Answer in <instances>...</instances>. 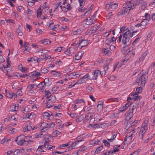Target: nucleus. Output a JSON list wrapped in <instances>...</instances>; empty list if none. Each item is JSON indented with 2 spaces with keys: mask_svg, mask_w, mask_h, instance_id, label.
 Segmentation results:
<instances>
[{
  "mask_svg": "<svg viewBox=\"0 0 155 155\" xmlns=\"http://www.w3.org/2000/svg\"><path fill=\"white\" fill-rule=\"evenodd\" d=\"M129 33V30L126 31L123 34V38L122 40V43L124 45H125L123 47V49L122 51V53L124 54L129 55V53L131 50H133V47L131 50V48H128V47L130 45L131 41L129 42L130 38Z\"/></svg>",
  "mask_w": 155,
  "mask_h": 155,
  "instance_id": "1",
  "label": "nucleus"
},
{
  "mask_svg": "<svg viewBox=\"0 0 155 155\" xmlns=\"http://www.w3.org/2000/svg\"><path fill=\"white\" fill-rule=\"evenodd\" d=\"M25 137L23 135H21L18 136L16 139H15V142L18 145L22 146L24 144H25L26 142L30 144L31 142H33V141L31 140L27 141L25 140Z\"/></svg>",
  "mask_w": 155,
  "mask_h": 155,
  "instance_id": "2",
  "label": "nucleus"
},
{
  "mask_svg": "<svg viewBox=\"0 0 155 155\" xmlns=\"http://www.w3.org/2000/svg\"><path fill=\"white\" fill-rule=\"evenodd\" d=\"M91 117V115L89 114V113H88L87 115L85 114H83L76 119V122H81L83 120L84 122H85L87 121Z\"/></svg>",
  "mask_w": 155,
  "mask_h": 155,
  "instance_id": "3",
  "label": "nucleus"
},
{
  "mask_svg": "<svg viewBox=\"0 0 155 155\" xmlns=\"http://www.w3.org/2000/svg\"><path fill=\"white\" fill-rule=\"evenodd\" d=\"M141 0H131L130 1L127 2V3L129 4L131 6V9H134L136 6L141 3Z\"/></svg>",
  "mask_w": 155,
  "mask_h": 155,
  "instance_id": "4",
  "label": "nucleus"
},
{
  "mask_svg": "<svg viewBox=\"0 0 155 155\" xmlns=\"http://www.w3.org/2000/svg\"><path fill=\"white\" fill-rule=\"evenodd\" d=\"M130 6H131L129 4H127L126 2L123 5V9L124 11L122 12H119L118 14H120V15H122L128 12L130 10L132 9L131 7Z\"/></svg>",
  "mask_w": 155,
  "mask_h": 155,
  "instance_id": "5",
  "label": "nucleus"
},
{
  "mask_svg": "<svg viewBox=\"0 0 155 155\" xmlns=\"http://www.w3.org/2000/svg\"><path fill=\"white\" fill-rule=\"evenodd\" d=\"M117 3H111L110 4H107L105 6V8L107 10H110L111 11H113L117 6Z\"/></svg>",
  "mask_w": 155,
  "mask_h": 155,
  "instance_id": "6",
  "label": "nucleus"
},
{
  "mask_svg": "<svg viewBox=\"0 0 155 155\" xmlns=\"http://www.w3.org/2000/svg\"><path fill=\"white\" fill-rule=\"evenodd\" d=\"M125 115L126 120H128L131 119L133 116V111L131 110L129 108L128 111L125 114Z\"/></svg>",
  "mask_w": 155,
  "mask_h": 155,
  "instance_id": "7",
  "label": "nucleus"
},
{
  "mask_svg": "<svg viewBox=\"0 0 155 155\" xmlns=\"http://www.w3.org/2000/svg\"><path fill=\"white\" fill-rule=\"evenodd\" d=\"M88 45V41L87 40H84L81 38V39H80L79 41L78 44V46H79L81 45V47L86 46Z\"/></svg>",
  "mask_w": 155,
  "mask_h": 155,
  "instance_id": "8",
  "label": "nucleus"
},
{
  "mask_svg": "<svg viewBox=\"0 0 155 155\" xmlns=\"http://www.w3.org/2000/svg\"><path fill=\"white\" fill-rule=\"evenodd\" d=\"M102 53L105 55L110 56L112 54V52L109 51L108 48H103L101 50Z\"/></svg>",
  "mask_w": 155,
  "mask_h": 155,
  "instance_id": "9",
  "label": "nucleus"
},
{
  "mask_svg": "<svg viewBox=\"0 0 155 155\" xmlns=\"http://www.w3.org/2000/svg\"><path fill=\"white\" fill-rule=\"evenodd\" d=\"M84 141L83 140H77L75 141L74 142L72 143L71 144V148H75V147L76 145H78V147H80L81 146V144H79V143L82 141Z\"/></svg>",
  "mask_w": 155,
  "mask_h": 155,
  "instance_id": "10",
  "label": "nucleus"
},
{
  "mask_svg": "<svg viewBox=\"0 0 155 155\" xmlns=\"http://www.w3.org/2000/svg\"><path fill=\"white\" fill-rule=\"evenodd\" d=\"M100 73H101L100 71L97 70L94 71L93 74L94 75L93 77V79H94L96 80L97 79L98 75H99Z\"/></svg>",
  "mask_w": 155,
  "mask_h": 155,
  "instance_id": "11",
  "label": "nucleus"
},
{
  "mask_svg": "<svg viewBox=\"0 0 155 155\" xmlns=\"http://www.w3.org/2000/svg\"><path fill=\"white\" fill-rule=\"evenodd\" d=\"M133 134V133L131 134V135L130 136H127L124 140V142H126V141H127V142H126V143L127 144L129 143L131 141V140L132 139V135Z\"/></svg>",
  "mask_w": 155,
  "mask_h": 155,
  "instance_id": "12",
  "label": "nucleus"
},
{
  "mask_svg": "<svg viewBox=\"0 0 155 155\" xmlns=\"http://www.w3.org/2000/svg\"><path fill=\"white\" fill-rule=\"evenodd\" d=\"M100 28V25L99 24H97L94 25L91 28V30L92 31L91 33H94L97 30L99 29Z\"/></svg>",
  "mask_w": 155,
  "mask_h": 155,
  "instance_id": "13",
  "label": "nucleus"
},
{
  "mask_svg": "<svg viewBox=\"0 0 155 155\" xmlns=\"http://www.w3.org/2000/svg\"><path fill=\"white\" fill-rule=\"evenodd\" d=\"M130 104H131L129 102L126 103L121 109V110H120V111L122 112H123L124 111H125V110L127 109V108L129 106Z\"/></svg>",
  "mask_w": 155,
  "mask_h": 155,
  "instance_id": "14",
  "label": "nucleus"
},
{
  "mask_svg": "<svg viewBox=\"0 0 155 155\" xmlns=\"http://www.w3.org/2000/svg\"><path fill=\"white\" fill-rule=\"evenodd\" d=\"M48 144V143L45 144V150H50L51 151H52L54 148L55 146H53L52 145H49Z\"/></svg>",
  "mask_w": 155,
  "mask_h": 155,
  "instance_id": "15",
  "label": "nucleus"
},
{
  "mask_svg": "<svg viewBox=\"0 0 155 155\" xmlns=\"http://www.w3.org/2000/svg\"><path fill=\"white\" fill-rule=\"evenodd\" d=\"M39 58H37L35 57L31 58L29 59L28 60V61L29 62H38V60Z\"/></svg>",
  "mask_w": 155,
  "mask_h": 155,
  "instance_id": "16",
  "label": "nucleus"
},
{
  "mask_svg": "<svg viewBox=\"0 0 155 155\" xmlns=\"http://www.w3.org/2000/svg\"><path fill=\"white\" fill-rule=\"evenodd\" d=\"M93 16H91V18H88L86 20L87 24L88 25H91L92 24H93V21L92 20V18ZM86 20L84 21H85Z\"/></svg>",
  "mask_w": 155,
  "mask_h": 155,
  "instance_id": "17",
  "label": "nucleus"
},
{
  "mask_svg": "<svg viewBox=\"0 0 155 155\" xmlns=\"http://www.w3.org/2000/svg\"><path fill=\"white\" fill-rule=\"evenodd\" d=\"M51 99H49L47 101V104L46 106H47V107L48 108H49L51 107H52L54 106V104L53 103H50L49 101H51Z\"/></svg>",
  "mask_w": 155,
  "mask_h": 155,
  "instance_id": "18",
  "label": "nucleus"
},
{
  "mask_svg": "<svg viewBox=\"0 0 155 155\" xmlns=\"http://www.w3.org/2000/svg\"><path fill=\"white\" fill-rule=\"evenodd\" d=\"M83 54L82 53L79 52L75 55V59L76 60H79L81 59L82 56Z\"/></svg>",
  "mask_w": 155,
  "mask_h": 155,
  "instance_id": "19",
  "label": "nucleus"
},
{
  "mask_svg": "<svg viewBox=\"0 0 155 155\" xmlns=\"http://www.w3.org/2000/svg\"><path fill=\"white\" fill-rule=\"evenodd\" d=\"M7 90H5V92H6V96L8 97L9 98H12V97L13 96V94H15L14 93H12V92H6V91H7Z\"/></svg>",
  "mask_w": 155,
  "mask_h": 155,
  "instance_id": "20",
  "label": "nucleus"
},
{
  "mask_svg": "<svg viewBox=\"0 0 155 155\" xmlns=\"http://www.w3.org/2000/svg\"><path fill=\"white\" fill-rule=\"evenodd\" d=\"M103 103L102 102L100 104H98L97 106V110L98 111L101 110L103 108Z\"/></svg>",
  "mask_w": 155,
  "mask_h": 155,
  "instance_id": "21",
  "label": "nucleus"
},
{
  "mask_svg": "<svg viewBox=\"0 0 155 155\" xmlns=\"http://www.w3.org/2000/svg\"><path fill=\"white\" fill-rule=\"evenodd\" d=\"M87 79L86 80L83 79L82 78L79 79L75 83L76 84H81L83 83H84L86 81H87Z\"/></svg>",
  "mask_w": 155,
  "mask_h": 155,
  "instance_id": "22",
  "label": "nucleus"
},
{
  "mask_svg": "<svg viewBox=\"0 0 155 155\" xmlns=\"http://www.w3.org/2000/svg\"><path fill=\"white\" fill-rule=\"evenodd\" d=\"M49 42L50 44L51 43V41H49L47 39H44L43 40H42L40 41V42L42 44L45 45H47L48 44V42Z\"/></svg>",
  "mask_w": 155,
  "mask_h": 155,
  "instance_id": "23",
  "label": "nucleus"
},
{
  "mask_svg": "<svg viewBox=\"0 0 155 155\" xmlns=\"http://www.w3.org/2000/svg\"><path fill=\"white\" fill-rule=\"evenodd\" d=\"M31 76H39L41 75V74L38 71H34L31 73Z\"/></svg>",
  "mask_w": 155,
  "mask_h": 155,
  "instance_id": "24",
  "label": "nucleus"
},
{
  "mask_svg": "<svg viewBox=\"0 0 155 155\" xmlns=\"http://www.w3.org/2000/svg\"><path fill=\"white\" fill-rule=\"evenodd\" d=\"M148 22L149 20L148 19H143L141 22V23L142 24V26H145L148 23Z\"/></svg>",
  "mask_w": 155,
  "mask_h": 155,
  "instance_id": "25",
  "label": "nucleus"
},
{
  "mask_svg": "<svg viewBox=\"0 0 155 155\" xmlns=\"http://www.w3.org/2000/svg\"><path fill=\"white\" fill-rule=\"evenodd\" d=\"M141 78H142V79H141V84H143V86L146 83V77L144 76L143 75H142Z\"/></svg>",
  "mask_w": 155,
  "mask_h": 155,
  "instance_id": "26",
  "label": "nucleus"
},
{
  "mask_svg": "<svg viewBox=\"0 0 155 155\" xmlns=\"http://www.w3.org/2000/svg\"><path fill=\"white\" fill-rule=\"evenodd\" d=\"M46 86V83L41 82L38 85H36V87H42L44 88Z\"/></svg>",
  "mask_w": 155,
  "mask_h": 155,
  "instance_id": "27",
  "label": "nucleus"
},
{
  "mask_svg": "<svg viewBox=\"0 0 155 155\" xmlns=\"http://www.w3.org/2000/svg\"><path fill=\"white\" fill-rule=\"evenodd\" d=\"M147 130V129L146 127H142L140 128V130L139 132L142 134H145L146 130Z\"/></svg>",
  "mask_w": 155,
  "mask_h": 155,
  "instance_id": "28",
  "label": "nucleus"
},
{
  "mask_svg": "<svg viewBox=\"0 0 155 155\" xmlns=\"http://www.w3.org/2000/svg\"><path fill=\"white\" fill-rule=\"evenodd\" d=\"M103 146L102 145H101L100 147H98L96 150L95 153H98L100 151L103 149Z\"/></svg>",
  "mask_w": 155,
  "mask_h": 155,
  "instance_id": "29",
  "label": "nucleus"
},
{
  "mask_svg": "<svg viewBox=\"0 0 155 155\" xmlns=\"http://www.w3.org/2000/svg\"><path fill=\"white\" fill-rule=\"evenodd\" d=\"M61 132L58 131L57 130H56L53 133V135L54 137H56L58 135H59Z\"/></svg>",
  "mask_w": 155,
  "mask_h": 155,
  "instance_id": "30",
  "label": "nucleus"
},
{
  "mask_svg": "<svg viewBox=\"0 0 155 155\" xmlns=\"http://www.w3.org/2000/svg\"><path fill=\"white\" fill-rule=\"evenodd\" d=\"M45 96L47 98H49L51 96V94L49 91H45Z\"/></svg>",
  "mask_w": 155,
  "mask_h": 155,
  "instance_id": "31",
  "label": "nucleus"
},
{
  "mask_svg": "<svg viewBox=\"0 0 155 155\" xmlns=\"http://www.w3.org/2000/svg\"><path fill=\"white\" fill-rule=\"evenodd\" d=\"M70 145V142H68L66 144H63L60 145L59 147L61 149H64L65 147L68 146Z\"/></svg>",
  "mask_w": 155,
  "mask_h": 155,
  "instance_id": "32",
  "label": "nucleus"
},
{
  "mask_svg": "<svg viewBox=\"0 0 155 155\" xmlns=\"http://www.w3.org/2000/svg\"><path fill=\"white\" fill-rule=\"evenodd\" d=\"M41 15V8H38L37 10V17L38 18V17H40Z\"/></svg>",
  "mask_w": 155,
  "mask_h": 155,
  "instance_id": "33",
  "label": "nucleus"
},
{
  "mask_svg": "<svg viewBox=\"0 0 155 155\" xmlns=\"http://www.w3.org/2000/svg\"><path fill=\"white\" fill-rule=\"evenodd\" d=\"M109 64L108 63H106L104 66V71L106 72L108 69V66Z\"/></svg>",
  "mask_w": 155,
  "mask_h": 155,
  "instance_id": "34",
  "label": "nucleus"
},
{
  "mask_svg": "<svg viewBox=\"0 0 155 155\" xmlns=\"http://www.w3.org/2000/svg\"><path fill=\"white\" fill-rule=\"evenodd\" d=\"M41 72L42 73H46L48 72V70L45 68H42L41 70Z\"/></svg>",
  "mask_w": 155,
  "mask_h": 155,
  "instance_id": "35",
  "label": "nucleus"
},
{
  "mask_svg": "<svg viewBox=\"0 0 155 155\" xmlns=\"http://www.w3.org/2000/svg\"><path fill=\"white\" fill-rule=\"evenodd\" d=\"M48 126V124L45 122H43L41 125V127L45 129L47 128Z\"/></svg>",
  "mask_w": 155,
  "mask_h": 155,
  "instance_id": "36",
  "label": "nucleus"
},
{
  "mask_svg": "<svg viewBox=\"0 0 155 155\" xmlns=\"http://www.w3.org/2000/svg\"><path fill=\"white\" fill-rule=\"evenodd\" d=\"M132 118L130 120H126V121L124 122V124H127V125H128L130 124V123H132Z\"/></svg>",
  "mask_w": 155,
  "mask_h": 155,
  "instance_id": "37",
  "label": "nucleus"
},
{
  "mask_svg": "<svg viewBox=\"0 0 155 155\" xmlns=\"http://www.w3.org/2000/svg\"><path fill=\"white\" fill-rule=\"evenodd\" d=\"M54 125L55 124L54 123H52L49 124H48V126L47 128L53 129L54 127Z\"/></svg>",
  "mask_w": 155,
  "mask_h": 155,
  "instance_id": "38",
  "label": "nucleus"
},
{
  "mask_svg": "<svg viewBox=\"0 0 155 155\" xmlns=\"http://www.w3.org/2000/svg\"><path fill=\"white\" fill-rule=\"evenodd\" d=\"M103 142L104 143L105 145L107 147H109L110 146V143L106 140H103Z\"/></svg>",
  "mask_w": 155,
  "mask_h": 155,
  "instance_id": "39",
  "label": "nucleus"
},
{
  "mask_svg": "<svg viewBox=\"0 0 155 155\" xmlns=\"http://www.w3.org/2000/svg\"><path fill=\"white\" fill-rule=\"evenodd\" d=\"M42 147H41V145L39 146L37 148V151L39 152H45V151L43 150Z\"/></svg>",
  "mask_w": 155,
  "mask_h": 155,
  "instance_id": "40",
  "label": "nucleus"
},
{
  "mask_svg": "<svg viewBox=\"0 0 155 155\" xmlns=\"http://www.w3.org/2000/svg\"><path fill=\"white\" fill-rule=\"evenodd\" d=\"M81 32V30L80 29H78L76 31L74 32V35H78L80 34Z\"/></svg>",
  "mask_w": 155,
  "mask_h": 155,
  "instance_id": "41",
  "label": "nucleus"
},
{
  "mask_svg": "<svg viewBox=\"0 0 155 155\" xmlns=\"http://www.w3.org/2000/svg\"><path fill=\"white\" fill-rule=\"evenodd\" d=\"M115 100H117V102H118L119 101V100L118 99H117V98H111L107 100V101L111 102L114 101Z\"/></svg>",
  "mask_w": 155,
  "mask_h": 155,
  "instance_id": "42",
  "label": "nucleus"
},
{
  "mask_svg": "<svg viewBox=\"0 0 155 155\" xmlns=\"http://www.w3.org/2000/svg\"><path fill=\"white\" fill-rule=\"evenodd\" d=\"M82 102H84V100L81 99L77 100H75L74 101V103L75 104L80 103Z\"/></svg>",
  "mask_w": 155,
  "mask_h": 155,
  "instance_id": "43",
  "label": "nucleus"
},
{
  "mask_svg": "<svg viewBox=\"0 0 155 155\" xmlns=\"http://www.w3.org/2000/svg\"><path fill=\"white\" fill-rule=\"evenodd\" d=\"M20 150L19 149H17L14 151H13L12 153L14 155H17L18 153H20Z\"/></svg>",
  "mask_w": 155,
  "mask_h": 155,
  "instance_id": "44",
  "label": "nucleus"
},
{
  "mask_svg": "<svg viewBox=\"0 0 155 155\" xmlns=\"http://www.w3.org/2000/svg\"><path fill=\"white\" fill-rule=\"evenodd\" d=\"M140 38L141 37H140V36L137 37L133 41L132 43L133 45H134V44H135L136 43V42L138 41Z\"/></svg>",
  "mask_w": 155,
  "mask_h": 155,
  "instance_id": "45",
  "label": "nucleus"
},
{
  "mask_svg": "<svg viewBox=\"0 0 155 155\" xmlns=\"http://www.w3.org/2000/svg\"><path fill=\"white\" fill-rule=\"evenodd\" d=\"M32 125L31 124H28L27 125V126L26 127L27 130H28V131L30 130H32Z\"/></svg>",
  "mask_w": 155,
  "mask_h": 155,
  "instance_id": "46",
  "label": "nucleus"
},
{
  "mask_svg": "<svg viewBox=\"0 0 155 155\" xmlns=\"http://www.w3.org/2000/svg\"><path fill=\"white\" fill-rule=\"evenodd\" d=\"M21 66V71L23 72H26L27 71V69L25 67H23L22 65H20L19 66Z\"/></svg>",
  "mask_w": 155,
  "mask_h": 155,
  "instance_id": "47",
  "label": "nucleus"
},
{
  "mask_svg": "<svg viewBox=\"0 0 155 155\" xmlns=\"http://www.w3.org/2000/svg\"><path fill=\"white\" fill-rule=\"evenodd\" d=\"M142 88L141 87H137L136 88V91L138 93H140L142 92Z\"/></svg>",
  "mask_w": 155,
  "mask_h": 155,
  "instance_id": "48",
  "label": "nucleus"
},
{
  "mask_svg": "<svg viewBox=\"0 0 155 155\" xmlns=\"http://www.w3.org/2000/svg\"><path fill=\"white\" fill-rule=\"evenodd\" d=\"M6 21L7 23H12L14 24L15 23V21L14 20H12V19H8L6 20Z\"/></svg>",
  "mask_w": 155,
  "mask_h": 155,
  "instance_id": "49",
  "label": "nucleus"
},
{
  "mask_svg": "<svg viewBox=\"0 0 155 155\" xmlns=\"http://www.w3.org/2000/svg\"><path fill=\"white\" fill-rule=\"evenodd\" d=\"M71 48H69V50H66L65 51V53L67 55H69V54L71 53Z\"/></svg>",
  "mask_w": 155,
  "mask_h": 155,
  "instance_id": "50",
  "label": "nucleus"
},
{
  "mask_svg": "<svg viewBox=\"0 0 155 155\" xmlns=\"http://www.w3.org/2000/svg\"><path fill=\"white\" fill-rule=\"evenodd\" d=\"M141 97L140 96L138 95H136L132 97L133 100L134 101L137 100L138 99H139Z\"/></svg>",
  "mask_w": 155,
  "mask_h": 155,
  "instance_id": "51",
  "label": "nucleus"
},
{
  "mask_svg": "<svg viewBox=\"0 0 155 155\" xmlns=\"http://www.w3.org/2000/svg\"><path fill=\"white\" fill-rule=\"evenodd\" d=\"M23 9L24 8L22 6H19L17 8V10L18 12H21V10H23Z\"/></svg>",
  "mask_w": 155,
  "mask_h": 155,
  "instance_id": "52",
  "label": "nucleus"
},
{
  "mask_svg": "<svg viewBox=\"0 0 155 155\" xmlns=\"http://www.w3.org/2000/svg\"><path fill=\"white\" fill-rule=\"evenodd\" d=\"M132 127L133 126L132 125V123H130V124L126 125L125 127V129L127 130L130 127L132 128Z\"/></svg>",
  "mask_w": 155,
  "mask_h": 155,
  "instance_id": "53",
  "label": "nucleus"
},
{
  "mask_svg": "<svg viewBox=\"0 0 155 155\" xmlns=\"http://www.w3.org/2000/svg\"><path fill=\"white\" fill-rule=\"evenodd\" d=\"M137 31L136 30V31H134L133 32H130V31H129V35L130 37L131 38L132 37V36L134 35V34L137 32Z\"/></svg>",
  "mask_w": 155,
  "mask_h": 155,
  "instance_id": "54",
  "label": "nucleus"
},
{
  "mask_svg": "<svg viewBox=\"0 0 155 155\" xmlns=\"http://www.w3.org/2000/svg\"><path fill=\"white\" fill-rule=\"evenodd\" d=\"M112 41L111 40H110L109 38L107 39L106 41H105V44L109 45V44L111 43Z\"/></svg>",
  "mask_w": 155,
  "mask_h": 155,
  "instance_id": "55",
  "label": "nucleus"
},
{
  "mask_svg": "<svg viewBox=\"0 0 155 155\" xmlns=\"http://www.w3.org/2000/svg\"><path fill=\"white\" fill-rule=\"evenodd\" d=\"M42 57L40 58L39 59H40L41 61H45L46 60V55L45 54H43L41 55Z\"/></svg>",
  "mask_w": 155,
  "mask_h": 155,
  "instance_id": "56",
  "label": "nucleus"
},
{
  "mask_svg": "<svg viewBox=\"0 0 155 155\" xmlns=\"http://www.w3.org/2000/svg\"><path fill=\"white\" fill-rule=\"evenodd\" d=\"M87 9L86 8L81 7L78 9V11L79 12H84Z\"/></svg>",
  "mask_w": 155,
  "mask_h": 155,
  "instance_id": "57",
  "label": "nucleus"
},
{
  "mask_svg": "<svg viewBox=\"0 0 155 155\" xmlns=\"http://www.w3.org/2000/svg\"><path fill=\"white\" fill-rule=\"evenodd\" d=\"M51 115H50V114L48 113V112H45L43 113V114H44L45 116L47 117H48L49 116H51L52 115V113H51Z\"/></svg>",
  "mask_w": 155,
  "mask_h": 155,
  "instance_id": "58",
  "label": "nucleus"
},
{
  "mask_svg": "<svg viewBox=\"0 0 155 155\" xmlns=\"http://www.w3.org/2000/svg\"><path fill=\"white\" fill-rule=\"evenodd\" d=\"M114 150H113V151H114V152H116L117 151H119V150L117 149V146L116 145H115L114 147Z\"/></svg>",
  "mask_w": 155,
  "mask_h": 155,
  "instance_id": "59",
  "label": "nucleus"
},
{
  "mask_svg": "<svg viewBox=\"0 0 155 155\" xmlns=\"http://www.w3.org/2000/svg\"><path fill=\"white\" fill-rule=\"evenodd\" d=\"M27 13L28 15H31L33 13V11L30 9H28L27 10Z\"/></svg>",
  "mask_w": 155,
  "mask_h": 155,
  "instance_id": "60",
  "label": "nucleus"
},
{
  "mask_svg": "<svg viewBox=\"0 0 155 155\" xmlns=\"http://www.w3.org/2000/svg\"><path fill=\"white\" fill-rule=\"evenodd\" d=\"M29 109V108L28 107H26L24 109V110H22V112L23 113H24V111L27 112H28Z\"/></svg>",
  "mask_w": 155,
  "mask_h": 155,
  "instance_id": "61",
  "label": "nucleus"
},
{
  "mask_svg": "<svg viewBox=\"0 0 155 155\" xmlns=\"http://www.w3.org/2000/svg\"><path fill=\"white\" fill-rule=\"evenodd\" d=\"M5 61V60L2 55H0V63Z\"/></svg>",
  "mask_w": 155,
  "mask_h": 155,
  "instance_id": "62",
  "label": "nucleus"
},
{
  "mask_svg": "<svg viewBox=\"0 0 155 155\" xmlns=\"http://www.w3.org/2000/svg\"><path fill=\"white\" fill-rule=\"evenodd\" d=\"M89 77L88 73H87L82 78L83 79L85 80V79L88 78Z\"/></svg>",
  "mask_w": 155,
  "mask_h": 155,
  "instance_id": "63",
  "label": "nucleus"
},
{
  "mask_svg": "<svg viewBox=\"0 0 155 155\" xmlns=\"http://www.w3.org/2000/svg\"><path fill=\"white\" fill-rule=\"evenodd\" d=\"M62 48L63 47H58L57 49H55L54 51L60 52L62 49Z\"/></svg>",
  "mask_w": 155,
  "mask_h": 155,
  "instance_id": "64",
  "label": "nucleus"
}]
</instances>
